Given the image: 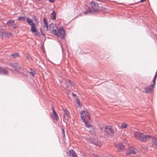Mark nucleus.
<instances>
[{
	"instance_id": "nucleus-30",
	"label": "nucleus",
	"mask_w": 157,
	"mask_h": 157,
	"mask_svg": "<svg viewBox=\"0 0 157 157\" xmlns=\"http://www.w3.org/2000/svg\"><path fill=\"white\" fill-rule=\"evenodd\" d=\"M55 0H49V2L51 3H53L55 2Z\"/></svg>"
},
{
	"instance_id": "nucleus-20",
	"label": "nucleus",
	"mask_w": 157,
	"mask_h": 157,
	"mask_svg": "<svg viewBox=\"0 0 157 157\" xmlns=\"http://www.w3.org/2000/svg\"><path fill=\"white\" fill-rule=\"evenodd\" d=\"M127 124L125 122H123L122 124L121 127L122 129H126L127 128Z\"/></svg>"
},
{
	"instance_id": "nucleus-5",
	"label": "nucleus",
	"mask_w": 157,
	"mask_h": 157,
	"mask_svg": "<svg viewBox=\"0 0 157 157\" xmlns=\"http://www.w3.org/2000/svg\"><path fill=\"white\" fill-rule=\"evenodd\" d=\"M91 7L94 11L98 10L99 8V4L95 1H92L91 3Z\"/></svg>"
},
{
	"instance_id": "nucleus-18",
	"label": "nucleus",
	"mask_w": 157,
	"mask_h": 157,
	"mask_svg": "<svg viewBox=\"0 0 157 157\" xmlns=\"http://www.w3.org/2000/svg\"><path fill=\"white\" fill-rule=\"evenodd\" d=\"M152 141L153 146L155 148L157 149V139H153Z\"/></svg>"
},
{
	"instance_id": "nucleus-15",
	"label": "nucleus",
	"mask_w": 157,
	"mask_h": 157,
	"mask_svg": "<svg viewBox=\"0 0 157 157\" xmlns=\"http://www.w3.org/2000/svg\"><path fill=\"white\" fill-rule=\"evenodd\" d=\"M8 73V71L5 68H2L0 67V74L7 75Z\"/></svg>"
},
{
	"instance_id": "nucleus-17",
	"label": "nucleus",
	"mask_w": 157,
	"mask_h": 157,
	"mask_svg": "<svg viewBox=\"0 0 157 157\" xmlns=\"http://www.w3.org/2000/svg\"><path fill=\"white\" fill-rule=\"evenodd\" d=\"M85 124V126L87 128H92V126L90 124L89 122L86 121V120H85V121H83Z\"/></svg>"
},
{
	"instance_id": "nucleus-34",
	"label": "nucleus",
	"mask_w": 157,
	"mask_h": 157,
	"mask_svg": "<svg viewBox=\"0 0 157 157\" xmlns=\"http://www.w3.org/2000/svg\"><path fill=\"white\" fill-rule=\"evenodd\" d=\"M40 0H36V1L37 2H39L40 1Z\"/></svg>"
},
{
	"instance_id": "nucleus-4",
	"label": "nucleus",
	"mask_w": 157,
	"mask_h": 157,
	"mask_svg": "<svg viewBox=\"0 0 157 157\" xmlns=\"http://www.w3.org/2000/svg\"><path fill=\"white\" fill-rule=\"evenodd\" d=\"M157 77V71L153 79V84L152 85H150L144 88L145 90V92L147 93H151L153 91V90L154 88V85L155 84V81Z\"/></svg>"
},
{
	"instance_id": "nucleus-25",
	"label": "nucleus",
	"mask_w": 157,
	"mask_h": 157,
	"mask_svg": "<svg viewBox=\"0 0 157 157\" xmlns=\"http://www.w3.org/2000/svg\"><path fill=\"white\" fill-rule=\"evenodd\" d=\"M90 134L93 135H95V133L93 128H92V130L91 129L90 130Z\"/></svg>"
},
{
	"instance_id": "nucleus-3",
	"label": "nucleus",
	"mask_w": 157,
	"mask_h": 157,
	"mask_svg": "<svg viewBox=\"0 0 157 157\" xmlns=\"http://www.w3.org/2000/svg\"><path fill=\"white\" fill-rule=\"evenodd\" d=\"M134 136L136 139L142 142H145L151 138V136L150 135H145L143 133L138 132L134 133Z\"/></svg>"
},
{
	"instance_id": "nucleus-10",
	"label": "nucleus",
	"mask_w": 157,
	"mask_h": 157,
	"mask_svg": "<svg viewBox=\"0 0 157 157\" xmlns=\"http://www.w3.org/2000/svg\"><path fill=\"white\" fill-rule=\"evenodd\" d=\"M43 21L44 29L45 31H47L48 29V27L47 21L45 18H43Z\"/></svg>"
},
{
	"instance_id": "nucleus-8",
	"label": "nucleus",
	"mask_w": 157,
	"mask_h": 157,
	"mask_svg": "<svg viewBox=\"0 0 157 157\" xmlns=\"http://www.w3.org/2000/svg\"><path fill=\"white\" fill-rule=\"evenodd\" d=\"M136 150L134 148H131L126 153V155H129L131 154L136 155Z\"/></svg>"
},
{
	"instance_id": "nucleus-26",
	"label": "nucleus",
	"mask_w": 157,
	"mask_h": 157,
	"mask_svg": "<svg viewBox=\"0 0 157 157\" xmlns=\"http://www.w3.org/2000/svg\"><path fill=\"white\" fill-rule=\"evenodd\" d=\"M90 12H91V10H90V9L89 7H88V9H87V11H84V13L85 14H86L87 13H90Z\"/></svg>"
},
{
	"instance_id": "nucleus-32",
	"label": "nucleus",
	"mask_w": 157,
	"mask_h": 157,
	"mask_svg": "<svg viewBox=\"0 0 157 157\" xmlns=\"http://www.w3.org/2000/svg\"><path fill=\"white\" fill-rule=\"evenodd\" d=\"M40 32H41V33H42V35H44V34H43V31H42V30H41V29H40Z\"/></svg>"
},
{
	"instance_id": "nucleus-35",
	"label": "nucleus",
	"mask_w": 157,
	"mask_h": 157,
	"mask_svg": "<svg viewBox=\"0 0 157 157\" xmlns=\"http://www.w3.org/2000/svg\"><path fill=\"white\" fill-rule=\"evenodd\" d=\"M68 82L69 83H70V81L69 80H68Z\"/></svg>"
},
{
	"instance_id": "nucleus-7",
	"label": "nucleus",
	"mask_w": 157,
	"mask_h": 157,
	"mask_svg": "<svg viewBox=\"0 0 157 157\" xmlns=\"http://www.w3.org/2000/svg\"><path fill=\"white\" fill-rule=\"evenodd\" d=\"M86 111H82L80 112V117L82 121H85L86 117Z\"/></svg>"
},
{
	"instance_id": "nucleus-24",
	"label": "nucleus",
	"mask_w": 157,
	"mask_h": 157,
	"mask_svg": "<svg viewBox=\"0 0 157 157\" xmlns=\"http://www.w3.org/2000/svg\"><path fill=\"white\" fill-rule=\"evenodd\" d=\"M77 104H78V105L77 106L78 107H81L82 106V105L80 103V100H79L78 98L77 99Z\"/></svg>"
},
{
	"instance_id": "nucleus-13",
	"label": "nucleus",
	"mask_w": 157,
	"mask_h": 157,
	"mask_svg": "<svg viewBox=\"0 0 157 157\" xmlns=\"http://www.w3.org/2000/svg\"><path fill=\"white\" fill-rule=\"evenodd\" d=\"M118 151H122L125 149L124 146L122 144H120L117 146Z\"/></svg>"
},
{
	"instance_id": "nucleus-33",
	"label": "nucleus",
	"mask_w": 157,
	"mask_h": 157,
	"mask_svg": "<svg viewBox=\"0 0 157 157\" xmlns=\"http://www.w3.org/2000/svg\"><path fill=\"white\" fill-rule=\"evenodd\" d=\"M72 95L73 96H75V97L76 96V95L73 93L72 94Z\"/></svg>"
},
{
	"instance_id": "nucleus-11",
	"label": "nucleus",
	"mask_w": 157,
	"mask_h": 157,
	"mask_svg": "<svg viewBox=\"0 0 157 157\" xmlns=\"http://www.w3.org/2000/svg\"><path fill=\"white\" fill-rule=\"evenodd\" d=\"M10 65L13 67V69L16 70H18L21 68V65L17 63L11 64Z\"/></svg>"
},
{
	"instance_id": "nucleus-31",
	"label": "nucleus",
	"mask_w": 157,
	"mask_h": 157,
	"mask_svg": "<svg viewBox=\"0 0 157 157\" xmlns=\"http://www.w3.org/2000/svg\"><path fill=\"white\" fill-rule=\"evenodd\" d=\"M62 132L63 134V136H64L65 135V133H64V129H62Z\"/></svg>"
},
{
	"instance_id": "nucleus-9",
	"label": "nucleus",
	"mask_w": 157,
	"mask_h": 157,
	"mask_svg": "<svg viewBox=\"0 0 157 157\" xmlns=\"http://www.w3.org/2000/svg\"><path fill=\"white\" fill-rule=\"evenodd\" d=\"M63 110L64 112V119L68 121L69 118V112L66 109H63Z\"/></svg>"
},
{
	"instance_id": "nucleus-22",
	"label": "nucleus",
	"mask_w": 157,
	"mask_h": 157,
	"mask_svg": "<svg viewBox=\"0 0 157 157\" xmlns=\"http://www.w3.org/2000/svg\"><path fill=\"white\" fill-rule=\"evenodd\" d=\"M94 144L96 146H97L99 147H101L102 145V143L100 141H98L97 142L94 143Z\"/></svg>"
},
{
	"instance_id": "nucleus-2",
	"label": "nucleus",
	"mask_w": 157,
	"mask_h": 157,
	"mask_svg": "<svg viewBox=\"0 0 157 157\" xmlns=\"http://www.w3.org/2000/svg\"><path fill=\"white\" fill-rule=\"evenodd\" d=\"M32 18L34 20L36 24L33 23L31 19L29 18H26L28 24L31 26V31L33 33H35V36H39L40 34L39 32L37 31V29L36 28V26L39 23V20L35 15H33Z\"/></svg>"
},
{
	"instance_id": "nucleus-6",
	"label": "nucleus",
	"mask_w": 157,
	"mask_h": 157,
	"mask_svg": "<svg viewBox=\"0 0 157 157\" xmlns=\"http://www.w3.org/2000/svg\"><path fill=\"white\" fill-rule=\"evenodd\" d=\"M14 23V20H11L9 21H7L6 24L9 27L12 26L13 28L15 29L17 28V26H16Z\"/></svg>"
},
{
	"instance_id": "nucleus-36",
	"label": "nucleus",
	"mask_w": 157,
	"mask_h": 157,
	"mask_svg": "<svg viewBox=\"0 0 157 157\" xmlns=\"http://www.w3.org/2000/svg\"><path fill=\"white\" fill-rule=\"evenodd\" d=\"M75 157H78V156L76 155V156H75Z\"/></svg>"
},
{
	"instance_id": "nucleus-19",
	"label": "nucleus",
	"mask_w": 157,
	"mask_h": 157,
	"mask_svg": "<svg viewBox=\"0 0 157 157\" xmlns=\"http://www.w3.org/2000/svg\"><path fill=\"white\" fill-rule=\"evenodd\" d=\"M56 18V14L54 11H53L51 14V18L52 20H55Z\"/></svg>"
},
{
	"instance_id": "nucleus-14",
	"label": "nucleus",
	"mask_w": 157,
	"mask_h": 157,
	"mask_svg": "<svg viewBox=\"0 0 157 157\" xmlns=\"http://www.w3.org/2000/svg\"><path fill=\"white\" fill-rule=\"evenodd\" d=\"M68 154L69 156L72 157H75L77 155L76 153L72 149L69 151Z\"/></svg>"
},
{
	"instance_id": "nucleus-21",
	"label": "nucleus",
	"mask_w": 157,
	"mask_h": 157,
	"mask_svg": "<svg viewBox=\"0 0 157 157\" xmlns=\"http://www.w3.org/2000/svg\"><path fill=\"white\" fill-rule=\"evenodd\" d=\"M25 17L22 16H19L18 17V20L19 21H24L25 20Z\"/></svg>"
},
{
	"instance_id": "nucleus-12",
	"label": "nucleus",
	"mask_w": 157,
	"mask_h": 157,
	"mask_svg": "<svg viewBox=\"0 0 157 157\" xmlns=\"http://www.w3.org/2000/svg\"><path fill=\"white\" fill-rule=\"evenodd\" d=\"M52 109L53 110L52 116L53 117V118L54 119L56 120V121H57L59 118L58 115L56 113L54 110L53 107H52Z\"/></svg>"
},
{
	"instance_id": "nucleus-27",
	"label": "nucleus",
	"mask_w": 157,
	"mask_h": 157,
	"mask_svg": "<svg viewBox=\"0 0 157 157\" xmlns=\"http://www.w3.org/2000/svg\"><path fill=\"white\" fill-rule=\"evenodd\" d=\"M86 116H87V117L89 119H90L91 118V115L89 113H88L87 111H86Z\"/></svg>"
},
{
	"instance_id": "nucleus-16",
	"label": "nucleus",
	"mask_w": 157,
	"mask_h": 157,
	"mask_svg": "<svg viewBox=\"0 0 157 157\" xmlns=\"http://www.w3.org/2000/svg\"><path fill=\"white\" fill-rule=\"evenodd\" d=\"M112 131V130L110 126L107 127L105 129V132L107 133H110Z\"/></svg>"
},
{
	"instance_id": "nucleus-28",
	"label": "nucleus",
	"mask_w": 157,
	"mask_h": 157,
	"mask_svg": "<svg viewBox=\"0 0 157 157\" xmlns=\"http://www.w3.org/2000/svg\"><path fill=\"white\" fill-rule=\"evenodd\" d=\"M29 73L30 74L33 76L35 75V72L34 71L31 72Z\"/></svg>"
},
{
	"instance_id": "nucleus-1",
	"label": "nucleus",
	"mask_w": 157,
	"mask_h": 157,
	"mask_svg": "<svg viewBox=\"0 0 157 157\" xmlns=\"http://www.w3.org/2000/svg\"><path fill=\"white\" fill-rule=\"evenodd\" d=\"M49 30L58 37L63 38L64 36L65 31L62 27L58 29L55 24H52L49 25Z\"/></svg>"
},
{
	"instance_id": "nucleus-29",
	"label": "nucleus",
	"mask_w": 157,
	"mask_h": 157,
	"mask_svg": "<svg viewBox=\"0 0 157 157\" xmlns=\"http://www.w3.org/2000/svg\"><path fill=\"white\" fill-rule=\"evenodd\" d=\"M6 34L8 35V37H10L11 36L12 34L9 32H7Z\"/></svg>"
},
{
	"instance_id": "nucleus-23",
	"label": "nucleus",
	"mask_w": 157,
	"mask_h": 157,
	"mask_svg": "<svg viewBox=\"0 0 157 157\" xmlns=\"http://www.w3.org/2000/svg\"><path fill=\"white\" fill-rule=\"evenodd\" d=\"M11 56L13 58H15L18 56V54L17 53H15L11 55Z\"/></svg>"
}]
</instances>
